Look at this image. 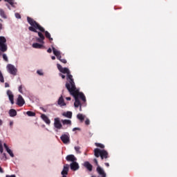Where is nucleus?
Returning <instances> with one entry per match:
<instances>
[{
	"instance_id": "nucleus-32",
	"label": "nucleus",
	"mask_w": 177,
	"mask_h": 177,
	"mask_svg": "<svg viewBox=\"0 0 177 177\" xmlns=\"http://www.w3.org/2000/svg\"><path fill=\"white\" fill-rule=\"evenodd\" d=\"M0 82H5V80L3 79V75H2V72L0 71Z\"/></svg>"
},
{
	"instance_id": "nucleus-31",
	"label": "nucleus",
	"mask_w": 177,
	"mask_h": 177,
	"mask_svg": "<svg viewBox=\"0 0 177 177\" xmlns=\"http://www.w3.org/2000/svg\"><path fill=\"white\" fill-rule=\"evenodd\" d=\"M5 2H8L10 3V5H11V6H15V2L13 0H4Z\"/></svg>"
},
{
	"instance_id": "nucleus-58",
	"label": "nucleus",
	"mask_w": 177,
	"mask_h": 177,
	"mask_svg": "<svg viewBox=\"0 0 177 177\" xmlns=\"http://www.w3.org/2000/svg\"><path fill=\"white\" fill-rule=\"evenodd\" d=\"M0 50H1V48H0ZM1 55H2V53H1V52H0V56H1Z\"/></svg>"
},
{
	"instance_id": "nucleus-1",
	"label": "nucleus",
	"mask_w": 177,
	"mask_h": 177,
	"mask_svg": "<svg viewBox=\"0 0 177 177\" xmlns=\"http://www.w3.org/2000/svg\"><path fill=\"white\" fill-rule=\"evenodd\" d=\"M27 21L28 24H30V26L28 28L29 31H32V32H37V30H39V31H41V32H44L46 38L49 39V41H53V38L50 37V33L49 32L46 31L45 28L42 27L38 22H37L34 19L27 17Z\"/></svg>"
},
{
	"instance_id": "nucleus-27",
	"label": "nucleus",
	"mask_w": 177,
	"mask_h": 177,
	"mask_svg": "<svg viewBox=\"0 0 177 177\" xmlns=\"http://www.w3.org/2000/svg\"><path fill=\"white\" fill-rule=\"evenodd\" d=\"M0 16H1L3 19H7L6 14H5V11H3V10H0Z\"/></svg>"
},
{
	"instance_id": "nucleus-41",
	"label": "nucleus",
	"mask_w": 177,
	"mask_h": 177,
	"mask_svg": "<svg viewBox=\"0 0 177 177\" xmlns=\"http://www.w3.org/2000/svg\"><path fill=\"white\" fill-rule=\"evenodd\" d=\"M37 73L39 74V75H44V73H42L41 71H37Z\"/></svg>"
},
{
	"instance_id": "nucleus-53",
	"label": "nucleus",
	"mask_w": 177,
	"mask_h": 177,
	"mask_svg": "<svg viewBox=\"0 0 177 177\" xmlns=\"http://www.w3.org/2000/svg\"><path fill=\"white\" fill-rule=\"evenodd\" d=\"M105 165H106V167H110V164H109L107 162L105 163Z\"/></svg>"
},
{
	"instance_id": "nucleus-43",
	"label": "nucleus",
	"mask_w": 177,
	"mask_h": 177,
	"mask_svg": "<svg viewBox=\"0 0 177 177\" xmlns=\"http://www.w3.org/2000/svg\"><path fill=\"white\" fill-rule=\"evenodd\" d=\"M3 29V24H2V23H0V31L1 30Z\"/></svg>"
},
{
	"instance_id": "nucleus-61",
	"label": "nucleus",
	"mask_w": 177,
	"mask_h": 177,
	"mask_svg": "<svg viewBox=\"0 0 177 177\" xmlns=\"http://www.w3.org/2000/svg\"><path fill=\"white\" fill-rule=\"evenodd\" d=\"M1 1H2V0H0V2H1Z\"/></svg>"
},
{
	"instance_id": "nucleus-50",
	"label": "nucleus",
	"mask_w": 177,
	"mask_h": 177,
	"mask_svg": "<svg viewBox=\"0 0 177 177\" xmlns=\"http://www.w3.org/2000/svg\"><path fill=\"white\" fill-rule=\"evenodd\" d=\"M51 59H52V60H56V57L52 56V57H51Z\"/></svg>"
},
{
	"instance_id": "nucleus-28",
	"label": "nucleus",
	"mask_w": 177,
	"mask_h": 177,
	"mask_svg": "<svg viewBox=\"0 0 177 177\" xmlns=\"http://www.w3.org/2000/svg\"><path fill=\"white\" fill-rule=\"evenodd\" d=\"M7 153H8V154H10V157H15V155L13 154V152L12 151V150H10V149H6Z\"/></svg>"
},
{
	"instance_id": "nucleus-17",
	"label": "nucleus",
	"mask_w": 177,
	"mask_h": 177,
	"mask_svg": "<svg viewBox=\"0 0 177 177\" xmlns=\"http://www.w3.org/2000/svg\"><path fill=\"white\" fill-rule=\"evenodd\" d=\"M84 167L89 171L90 172H92V169L93 168V166L88 161L84 162Z\"/></svg>"
},
{
	"instance_id": "nucleus-36",
	"label": "nucleus",
	"mask_w": 177,
	"mask_h": 177,
	"mask_svg": "<svg viewBox=\"0 0 177 177\" xmlns=\"http://www.w3.org/2000/svg\"><path fill=\"white\" fill-rule=\"evenodd\" d=\"M15 17L17 19H21V15H20V14H19L18 12L15 13Z\"/></svg>"
},
{
	"instance_id": "nucleus-60",
	"label": "nucleus",
	"mask_w": 177,
	"mask_h": 177,
	"mask_svg": "<svg viewBox=\"0 0 177 177\" xmlns=\"http://www.w3.org/2000/svg\"><path fill=\"white\" fill-rule=\"evenodd\" d=\"M80 106V111H81V109H82L81 105Z\"/></svg>"
},
{
	"instance_id": "nucleus-45",
	"label": "nucleus",
	"mask_w": 177,
	"mask_h": 177,
	"mask_svg": "<svg viewBox=\"0 0 177 177\" xmlns=\"http://www.w3.org/2000/svg\"><path fill=\"white\" fill-rule=\"evenodd\" d=\"M47 52H48V53H52V48H49L47 50Z\"/></svg>"
},
{
	"instance_id": "nucleus-38",
	"label": "nucleus",
	"mask_w": 177,
	"mask_h": 177,
	"mask_svg": "<svg viewBox=\"0 0 177 177\" xmlns=\"http://www.w3.org/2000/svg\"><path fill=\"white\" fill-rule=\"evenodd\" d=\"M19 91L20 93H23V86L21 85L19 87Z\"/></svg>"
},
{
	"instance_id": "nucleus-23",
	"label": "nucleus",
	"mask_w": 177,
	"mask_h": 177,
	"mask_svg": "<svg viewBox=\"0 0 177 177\" xmlns=\"http://www.w3.org/2000/svg\"><path fill=\"white\" fill-rule=\"evenodd\" d=\"M61 122L63 125H69V127L71 125V120H62Z\"/></svg>"
},
{
	"instance_id": "nucleus-57",
	"label": "nucleus",
	"mask_w": 177,
	"mask_h": 177,
	"mask_svg": "<svg viewBox=\"0 0 177 177\" xmlns=\"http://www.w3.org/2000/svg\"><path fill=\"white\" fill-rule=\"evenodd\" d=\"M6 177H10V176H9V175H7V176H6Z\"/></svg>"
},
{
	"instance_id": "nucleus-8",
	"label": "nucleus",
	"mask_w": 177,
	"mask_h": 177,
	"mask_svg": "<svg viewBox=\"0 0 177 177\" xmlns=\"http://www.w3.org/2000/svg\"><path fill=\"white\" fill-rule=\"evenodd\" d=\"M94 162L95 163L96 165H97V172L99 174V175H100L102 177H106V173L104 172V170H103V169H102V167L99 166V163L97 159H94Z\"/></svg>"
},
{
	"instance_id": "nucleus-59",
	"label": "nucleus",
	"mask_w": 177,
	"mask_h": 177,
	"mask_svg": "<svg viewBox=\"0 0 177 177\" xmlns=\"http://www.w3.org/2000/svg\"><path fill=\"white\" fill-rule=\"evenodd\" d=\"M91 177H96V176H92Z\"/></svg>"
},
{
	"instance_id": "nucleus-51",
	"label": "nucleus",
	"mask_w": 177,
	"mask_h": 177,
	"mask_svg": "<svg viewBox=\"0 0 177 177\" xmlns=\"http://www.w3.org/2000/svg\"><path fill=\"white\" fill-rule=\"evenodd\" d=\"M66 100H71V97H66Z\"/></svg>"
},
{
	"instance_id": "nucleus-3",
	"label": "nucleus",
	"mask_w": 177,
	"mask_h": 177,
	"mask_svg": "<svg viewBox=\"0 0 177 177\" xmlns=\"http://www.w3.org/2000/svg\"><path fill=\"white\" fill-rule=\"evenodd\" d=\"M94 156L97 158L100 157L101 160H107L109 158V152L104 149H100L99 148H96L94 149Z\"/></svg>"
},
{
	"instance_id": "nucleus-40",
	"label": "nucleus",
	"mask_w": 177,
	"mask_h": 177,
	"mask_svg": "<svg viewBox=\"0 0 177 177\" xmlns=\"http://www.w3.org/2000/svg\"><path fill=\"white\" fill-rule=\"evenodd\" d=\"M85 124H86V125H89V124H91V121L89 120V119H86V120Z\"/></svg>"
},
{
	"instance_id": "nucleus-4",
	"label": "nucleus",
	"mask_w": 177,
	"mask_h": 177,
	"mask_svg": "<svg viewBox=\"0 0 177 177\" xmlns=\"http://www.w3.org/2000/svg\"><path fill=\"white\" fill-rule=\"evenodd\" d=\"M61 73H62V74H67L66 81L68 82L66 84H69L70 86L75 84L73 75H71V72H70V70L68 68H62Z\"/></svg>"
},
{
	"instance_id": "nucleus-56",
	"label": "nucleus",
	"mask_w": 177,
	"mask_h": 177,
	"mask_svg": "<svg viewBox=\"0 0 177 177\" xmlns=\"http://www.w3.org/2000/svg\"><path fill=\"white\" fill-rule=\"evenodd\" d=\"M0 21H3V20H2L1 19H0Z\"/></svg>"
},
{
	"instance_id": "nucleus-21",
	"label": "nucleus",
	"mask_w": 177,
	"mask_h": 177,
	"mask_svg": "<svg viewBox=\"0 0 177 177\" xmlns=\"http://www.w3.org/2000/svg\"><path fill=\"white\" fill-rule=\"evenodd\" d=\"M62 115L64 117H66V118H72V117H73V112H71V111L64 112L62 113Z\"/></svg>"
},
{
	"instance_id": "nucleus-25",
	"label": "nucleus",
	"mask_w": 177,
	"mask_h": 177,
	"mask_svg": "<svg viewBox=\"0 0 177 177\" xmlns=\"http://www.w3.org/2000/svg\"><path fill=\"white\" fill-rule=\"evenodd\" d=\"M75 107H80L81 106V102L80 101V99L75 98V103H74Z\"/></svg>"
},
{
	"instance_id": "nucleus-10",
	"label": "nucleus",
	"mask_w": 177,
	"mask_h": 177,
	"mask_svg": "<svg viewBox=\"0 0 177 177\" xmlns=\"http://www.w3.org/2000/svg\"><path fill=\"white\" fill-rule=\"evenodd\" d=\"M38 34V37H36V41L37 42H39V44H45V36L44 35V34H42V32H36Z\"/></svg>"
},
{
	"instance_id": "nucleus-33",
	"label": "nucleus",
	"mask_w": 177,
	"mask_h": 177,
	"mask_svg": "<svg viewBox=\"0 0 177 177\" xmlns=\"http://www.w3.org/2000/svg\"><path fill=\"white\" fill-rule=\"evenodd\" d=\"M57 68L59 70V71H60V73H62V71L63 70V66H62V65H60V64H57Z\"/></svg>"
},
{
	"instance_id": "nucleus-26",
	"label": "nucleus",
	"mask_w": 177,
	"mask_h": 177,
	"mask_svg": "<svg viewBox=\"0 0 177 177\" xmlns=\"http://www.w3.org/2000/svg\"><path fill=\"white\" fill-rule=\"evenodd\" d=\"M27 115H28V117H35V113L31 111H28L26 112Z\"/></svg>"
},
{
	"instance_id": "nucleus-15",
	"label": "nucleus",
	"mask_w": 177,
	"mask_h": 177,
	"mask_svg": "<svg viewBox=\"0 0 177 177\" xmlns=\"http://www.w3.org/2000/svg\"><path fill=\"white\" fill-rule=\"evenodd\" d=\"M70 168V165L68 164H66L64 165V168L62 171L61 172L62 175H68V169Z\"/></svg>"
},
{
	"instance_id": "nucleus-9",
	"label": "nucleus",
	"mask_w": 177,
	"mask_h": 177,
	"mask_svg": "<svg viewBox=\"0 0 177 177\" xmlns=\"http://www.w3.org/2000/svg\"><path fill=\"white\" fill-rule=\"evenodd\" d=\"M54 127L57 129H63V124H62V122H60V118H55L54 119Z\"/></svg>"
},
{
	"instance_id": "nucleus-44",
	"label": "nucleus",
	"mask_w": 177,
	"mask_h": 177,
	"mask_svg": "<svg viewBox=\"0 0 177 177\" xmlns=\"http://www.w3.org/2000/svg\"><path fill=\"white\" fill-rule=\"evenodd\" d=\"M3 146H4L5 149H6V150H8V149H9V147H8V145H6V143H4V144H3Z\"/></svg>"
},
{
	"instance_id": "nucleus-19",
	"label": "nucleus",
	"mask_w": 177,
	"mask_h": 177,
	"mask_svg": "<svg viewBox=\"0 0 177 177\" xmlns=\"http://www.w3.org/2000/svg\"><path fill=\"white\" fill-rule=\"evenodd\" d=\"M57 104H59V106H60V107L66 106V102H64V99L63 98L62 95L58 99Z\"/></svg>"
},
{
	"instance_id": "nucleus-54",
	"label": "nucleus",
	"mask_w": 177,
	"mask_h": 177,
	"mask_svg": "<svg viewBox=\"0 0 177 177\" xmlns=\"http://www.w3.org/2000/svg\"><path fill=\"white\" fill-rule=\"evenodd\" d=\"M10 177H16V175H15V174L11 175Z\"/></svg>"
},
{
	"instance_id": "nucleus-55",
	"label": "nucleus",
	"mask_w": 177,
	"mask_h": 177,
	"mask_svg": "<svg viewBox=\"0 0 177 177\" xmlns=\"http://www.w3.org/2000/svg\"><path fill=\"white\" fill-rule=\"evenodd\" d=\"M3 156H5V158H6V153H3Z\"/></svg>"
},
{
	"instance_id": "nucleus-22",
	"label": "nucleus",
	"mask_w": 177,
	"mask_h": 177,
	"mask_svg": "<svg viewBox=\"0 0 177 177\" xmlns=\"http://www.w3.org/2000/svg\"><path fill=\"white\" fill-rule=\"evenodd\" d=\"M9 115L10 117H16L17 115V111H16L15 109H10L9 111Z\"/></svg>"
},
{
	"instance_id": "nucleus-2",
	"label": "nucleus",
	"mask_w": 177,
	"mask_h": 177,
	"mask_svg": "<svg viewBox=\"0 0 177 177\" xmlns=\"http://www.w3.org/2000/svg\"><path fill=\"white\" fill-rule=\"evenodd\" d=\"M66 88L68 89L69 93L73 96L74 98L81 99L83 102H86V97L83 93H80V91L75 87V83L70 86V84H66Z\"/></svg>"
},
{
	"instance_id": "nucleus-6",
	"label": "nucleus",
	"mask_w": 177,
	"mask_h": 177,
	"mask_svg": "<svg viewBox=\"0 0 177 177\" xmlns=\"http://www.w3.org/2000/svg\"><path fill=\"white\" fill-rule=\"evenodd\" d=\"M60 139L64 145L70 143V133H65L64 134H62Z\"/></svg>"
},
{
	"instance_id": "nucleus-30",
	"label": "nucleus",
	"mask_w": 177,
	"mask_h": 177,
	"mask_svg": "<svg viewBox=\"0 0 177 177\" xmlns=\"http://www.w3.org/2000/svg\"><path fill=\"white\" fill-rule=\"evenodd\" d=\"M95 146L97 147H100V149H104V145L103 144L96 142Z\"/></svg>"
},
{
	"instance_id": "nucleus-24",
	"label": "nucleus",
	"mask_w": 177,
	"mask_h": 177,
	"mask_svg": "<svg viewBox=\"0 0 177 177\" xmlns=\"http://www.w3.org/2000/svg\"><path fill=\"white\" fill-rule=\"evenodd\" d=\"M77 118L80 120V122H84V120H85V116L84 115L79 113L77 115Z\"/></svg>"
},
{
	"instance_id": "nucleus-11",
	"label": "nucleus",
	"mask_w": 177,
	"mask_h": 177,
	"mask_svg": "<svg viewBox=\"0 0 177 177\" xmlns=\"http://www.w3.org/2000/svg\"><path fill=\"white\" fill-rule=\"evenodd\" d=\"M52 49L55 56H56L57 59L60 61L62 59V53L57 50L55 47H53V46H52Z\"/></svg>"
},
{
	"instance_id": "nucleus-12",
	"label": "nucleus",
	"mask_w": 177,
	"mask_h": 177,
	"mask_svg": "<svg viewBox=\"0 0 177 177\" xmlns=\"http://www.w3.org/2000/svg\"><path fill=\"white\" fill-rule=\"evenodd\" d=\"M24 103H26V102L24 101V98H23V96H21V95H19L17 98V104L19 106V107H22V106L24 105Z\"/></svg>"
},
{
	"instance_id": "nucleus-16",
	"label": "nucleus",
	"mask_w": 177,
	"mask_h": 177,
	"mask_svg": "<svg viewBox=\"0 0 177 177\" xmlns=\"http://www.w3.org/2000/svg\"><path fill=\"white\" fill-rule=\"evenodd\" d=\"M66 161H71V162H74L77 160V158H75L74 155H68L66 157Z\"/></svg>"
},
{
	"instance_id": "nucleus-29",
	"label": "nucleus",
	"mask_w": 177,
	"mask_h": 177,
	"mask_svg": "<svg viewBox=\"0 0 177 177\" xmlns=\"http://www.w3.org/2000/svg\"><path fill=\"white\" fill-rule=\"evenodd\" d=\"M75 150L77 154H81V147H75Z\"/></svg>"
},
{
	"instance_id": "nucleus-18",
	"label": "nucleus",
	"mask_w": 177,
	"mask_h": 177,
	"mask_svg": "<svg viewBox=\"0 0 177 177\" xmlns=\"http://www.w3.org/2000/svg\"><path fill=\"white\" fill-rule=\"evenodd\" d=\"M41 118H42V120L44 121V122H46V124H47L48 125H49L50 124V120H49V118H48V116H46V115L41 114Z\"/></svg>"
},
{
	"instance_id": "nucleus-52",
	"label": "nucleus",
	"mask_w": 177,
	"mask_h": 177,
	"mask_svg": "<svg viewBox=\"0 0 177 177\" xmlns=\"http://www.w3.org/2000/svg\"><path fill=\"white\" fill-rule=\"evenodd\" d=\"M10 126L13 127V122H10Z\"/></svg>"
},
{
	"instance_id": "nucleus-48",
	"label": "nucleus",
	"mask_w": 177,
	"mask_h": 177,
	"mask_svg": "<svg viewBox=\"0 0 177 177\" xmlns=\"http://www.w3.org/2000/svg\"><path fill=\"white\" fill-rule=\"evenodd\" d=\"M0 174H3V169L0 166Z\"/></svg>"
},
{
	"instance_id": "nucleus-37",
	"label": "nucleus",
	"mask_w": 177,
	"mask_h": 177,
	"mask_svg": "<svg viewBox=\"0 0 177 177\" xmlns=\"http://www.w3.org/2000/svg\"><path fill=\"white\" fill-rule=\"evenodd\" d=\"M3 59L6 61L8 62V56H6V54L3 55Z\"/></svg>"
},
{
	"instance_id": "nucleus-46",
	"label": "nucleus",
	"mask_w": 177,
	"mask_h": 177,
	"mask_svg": "<svg viewBox=\"0 0 177 177\" xmlns=\"http://www.w3.org/2000/svg\"><path fill=\"white\" fill-rule=\"evenodd\" d=\"M41 110L44 111V113H46V109H44V107H40Z\"/></svg>"
},
{
	"instance_id": "nucleus-34",
	"label": "nucleus",
	"mask_w": 177,
	"mask_h": 177,
	"mask_svg": "<svg viewBox=\"0 0 177 177\" xmlns=\"http://www.w3.org/2000/svg\"><path fill=\"white\" fill-rule=\"evenodd\" d=\"M0 153H3V147L2 146L1 140H0Z\"/></svg>"
},
{
	"instance_id": "nucleus-20",
	"label": "nucleus",
	"mask_w": 177,
	"mask_h": 177,
	"mask_svg": "<svg viewBox=\"0 0 177 177\" xmlns=\"http://www.w3.org/2000/svg\"><path fill=\"white\" fill-rule=\"evenodd\" d=\"M32 48H34L35 49H42V48H44V44H39V43H34L32 45Z\"/></svg>"
},
{
	"instance_id": "nucleus-42",
	"label": "nucleus",
	"mask_w": 177,
	"mask_h": 177,
	"mask_svg": "<svg viewBox=\"0 0 177 177\" xmlns=\"http://www.w3.org/2000/svg\"><path fill=\"white\" fill-rule=\"evenodd\" d=\"M59 77H62V80H64L66 78V75H64L62 73H59Z\"/></svg>"
},
{
	"instance_id": "nucleus-49",
	"label": "nucleus",
	"mask_w": 177,
	"mask_h": 177,
	"mask_svg": "<svg viewBox=\"0 0 177 177\" xmlns=\"http://www.w3.org/2000/svg\"><path fill=\"white\" fill-rule=\"evenodd\" d=\"M3 124V121H2V120L0 119V127H1V125Z\"/></svg>"
},
{
	"instance_id": "nucleus-39",
	"label": "nucleus",
	"mask_w": 177,
	"mask_h": 177,
	"mask_svg": "<svg viewBox=\"0 0 177 177\" xmlns=\"http://www.w3.org/2000/svg\"><path fill=\"white\" fill-rule=\"evenodd\" d=\"M75 131H81V129L78 128V127H75L73 129V131L75 132Z\"/></svg>"
},
{
	"instance_id": "nucleus-14",
	"label": "nucleus",
	"mask_w": 177,
	"mask_h": 177,
	"mask_svg": "<svg viewBox=\"0 0 177 177\" xmlns=\"http://www.w3.org/2000/svg\"><path fill=\"white\" fill-rule=\"evenodd\" d=\"M70 167H71V169L72 171H77V169H80V165L75 161L72 162V163H71V165H70Z\"/></svg>"
},
{
	"instance_id": "nucleus-5",
	"label": "nucleus",
	"mask_w": 177,
	"mask_h": 177,
	"mask_svg": "<svg viewBox=\"0 0 177 177\" xmlns=\"http://www.w3.org/2000/svg\"><path fill=\"white\" fill-rule=\"evenodd\" d=\"M0 49L1 52H6V50H8L6 38H5L3 36H0Z\"/></svg>"
},
{
	"instance_id": "nucleus-13",
	"label": "nucleus",
	"mask_w": 177,
	"mask_h": 177,
	"mask_svg": "<svg viewBox=\"0 0 177 177\" xmlns=\"http://www.w3.org/2000/svg\"><path fill=\"white\" fill-rule=\"evenodd\" d=\"M7 95L9 97V100L11 102V104H14V103H15V95H13V93H12V91L8 90L7 91Z\"/></svg>"
},
{
	"instance_id": "nucleus-47",
	"label": "nucleus",
	"mask_w": 177,
	"mask_h": 177,
	"mask_svg": "<svg viewBox=\"0 0 177 177\" xmlns=\"http://www.w3.org/2000/svg\"><path fill=\"white\" fill-rule=\"evenodd\" d=\"M10 85L8 84V82L5 83V88H9Z\"/></svg>"
},
{
	"instance_id": "nucleus-35",
	"label": "nucleus",
	"mask_w": 177,
	"mask_h": 177,
	"mask_svg": "<svg viewBox=\"0 0 177 177\" xmlns=\"http://www.w3.org/2000/svg\"><path fill=\"white\" fill-rule=\"evenodd\" d=\"M59 62H61L62 63H64V64H66L67 63V60H66V59H60Z\"/></svg>"
},
{
	"instance_id": "nucleus-7",
	"label": "nucleus",
	"mask_w": 177,
	"mask_h": 177,
	"mask_svg": "<svg viewBox=\"0 0 177 177\" xmlns=\"http://www.w3.org/2000/svg\"><path fill=\"white\" fill-rule=\"evenodd\" d=\"M7 70L12 75H16L17 74V68L10 64L7 65Z\"/></svg>"
}]
</instances>
